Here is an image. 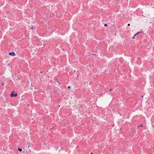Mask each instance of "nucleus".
I'll list each match as a JSON object with an SVG mask.
<instances>
[{
	"label": "nucleus",
	"instance_id": "20e7f679",
	"mask_svg": "<svg viewBox=\"0 0 154 154\" xmlns=\"http://www.w3.org/2000/svg\"><path fill=\"white\" fill-rule=\"evenodd\" d=\"M18 150L20 151H22V149H20V148H18Z\"/></svg>",
	"mask_w": 154,
	"mask_h": 154
},
{
	"label": "nucleus",
	"instance_id": "9b49d317",
	"mask_svg": "<svg viewBox=\"0 0 154 154\" xmlns=\"http://www.w3.org/2000/svg\"><path fill=\"white\" fill-rule=\"evenodd\" d=\"M33 27H32V28H31V29H33Z\"/></svg>",
	"mask_w": 154,
	"mask_h": 154
},
{
	"label": "nucleus",
	"instance_id": "ddd939ff",
	"mask_svg": "<svg viewBox=\"0 0 154 154\" xmlns=\"http://www.w3.org/2000/svg\"><path fill=\"white\" fill-rule=\"evenodd\" d=\"M139 126H137V127L138 128Z\"/></svg>",
	"mask_w": 154,
	"mask_h": 154
},
{
	"label": "nucleus",
	"instance_id": "6e6552de",
	"mask_svg": "<svg viewBox=\"0 0 154 154\" xmlns=\"http://www.w3.org/2000/svg\"><path fill=\"white\" fill-rule=\"evenodd\" d=\"M112 89H109V91H112Z\"/></svg>",
	"mask_w": 154,
	"mask_h": 154
},
{
	"label": "nucleus",
	"instance_id": "9d476101",
	"mask_svg": "<svg viewBox=\"0 0 154 154\" xmlns=\"http://www.w3.org/2000/svg\"><path fill=\"white\" fill-rule=\"evenodd\" d=\"M70 86H69L68 87V88H70Z\"/></svg>",
	"mask_w": 154,
	"mask_h": 154
},
{
	"label": "nucleus",
	"instance_id": "f257e3e1",
	"mask_svg": "<svg viewBox=\"0 0 154 154\" xmlns=\"http://www.w3.org/2000/svg\"><path fill=\"white\" fill-rule=\"evenodd\" d=\"M17 95V94L16 93H15L14 94L13 93V92H12L10 94V96L11 97H16Z\"/></svg>",
	"mask_w": 154,
	"mask_h": 154
},
{
	"label": "nucleus",
	"instance_id": "f8f14e48",
	"mask_svg": "<svg viewBox=\"0 0 154 154\" xmlns=\"http://www.w3.org/2000/svg\"><path fill=\"white\" fill-rule=\"evenodd\" d=\"M40 72L42 73V72Z\"/></svg>",
	"mask_w": 154,
	"mask_h": 154
},
{
	"label": "nucleus",
	"instance_id": "1a4fd4ad",
	"mask_svg": "<svg viewBox=\"0 0 154 154\" xmlns=\"http://www.w3.org/2000/svg\"><path fill=\"white\" fill-rule=\"evenodd\" d=\"M128 26H130V24H129V23L128 24Z\"/></svg>",
	"mask_w": 154,
	"mask_h": 154
},
{
	"label": "nucleus",
	"instance_id": "f03ea898",
	"mask_svg": "<svg viewBox=\"0 0 154 154\" xmlns=\"http://www.w3.org/2000/svg\"><path fill=\"white\" fill-rule=\"evenodd\" d=\"M9 54L11 56H15L16 55L14 52H10L9 53Z\"/></svg>",
	"mask_w": 154,
	"mask_h": 154
},
{
	"label": "nucleus",
	"instance_id": "39448f33",
	"mask_svg": "<svg viewBox=\"0 0 154 154\" xmlns=\"http://www.w3.org/2000/svg\"><path fill=\"white\" fill-rule=\"evenodd\" d=\"M107 26V24H105L104 25V26Z\"/></svg>",
	"mask_w": 154,
	"mask_h": 154
},
{
	"label": "nucleus",
	"instance_id": "2eb2a0df",
	"mask_svg": "<svg viewBox=\"0 0 154 154\" xmlns=\"http://www.w3.org/2000/svg\"><path fill=\"white\" fill-rule=\"evenodd\" d=\"M28 147H29V145L28 146Z\"/></svg>",
	"mask_w": 154,
	"mask_h": 154
},
{
	"label": "nucleus",
	"instance_id": "4468645a",
	"mask_svg": "<svg viewBox=\"0 0 154 154\" xmlns=\"http://www.w3.org/2000/svg\"><path fill=\"white\" fill-rule=\"evenodd\" d=\"M58 106H59V107H60V105H59Z\"/></svg>",
	"mask_w": 154,
	"mask_h": 154
},
{
	"label": "nucleus",
	"instance_id": "423d86ee",
	"mask_svg": "<svg viewBox=\"0 0 154 154\" xmlns=\"http://www.w3.org/2000/svg\"><path fill=\"white\" fill-rule=\"evenodd\" d=\"M2 85H4V84L2 82Z\"/></svg>",
	"mask_w": 154,
	"mask_h": 154
},
{
	"label": "nucleus",
	"instance_id": "7ed1b4c3",
	"mask_svg": "<svg viewBox=\"0 0 154 154\" xmlns=\"http://www.w3.org/2000/svg\"><path fill=\"white\" fill-rule=\"evenodd\" d=\"M140 32H137V33H136L134 36L133 37H132V38H133L134 39H135V37L136 36H137V35L138 34V33H140Z\"/></svg>",
	"mask_w": 154,
	"mask_h": 154
},
{
	"label": "nucleus",
	"instance_id": "0eeeda50",
	"mask_svg": "<svg viewBox=\"0 0 154 154\" xmlns=\"http://www.w3.org/2000/svg\"><path fill=\"white\" fill-rule=\"evenodd\" d=\"M143 126V124H141V125H140V127H141Z\"/></svg>",
	"mask_w": 154,
	"mask_h": 154
}]
</instances>
